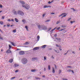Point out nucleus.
Here are the masks:
<instances>
[{
    "label": "nucleus",
    "instance_id": "de8ad7c7",
    "mask_svg": "<svg viewBox=\"0 0 80 80\" xmlns=\"http://www.w3.org/2000/svg\"><path fill=\"white\" fill-rule=\"evenodd\" d=\"M63 30H64V29H62L60 30V31H62Z\"/></svg>",
    "mask_w": 80,
    "mask_h": 80
},
{
    "label": "nucleus",
    "instance_id": "0e129e2a",
    "mask_svg": "<svg viewBox=\"0 0 80 80\" xmlns=\"http://www.w3.org/2000/svg\"><path fill=\"white\" fill-rule=\"evenodd\" d=\"M3 12V11H0V13H1V12Z\"/></svg>",
    "mask_w": 80,
    "mask_h": 80
},
{
    "label": "nucleus",
    "instance_id": "c9c22d12",
    "mask_svg": "<svg viewBox=\"0 0 80 80\" xmlns=\"http://www.w3.org/2000/svg\"><path fill=\"white\" fill-rule=\"evenodd\" d=\"M45 14H43V15H42V17H45Z\"/></svg>",
    "mask_w": 80,
    "mask_h": 80
},
{
    "label": "nucleus",
    "instance_id": "9b49d317",
    "mask_svg": "<svg viewBox=\"0 0 80 80\" xmlns=\"http://www.w3.org/2000/svg\"><path fill=\"white\" fill-rule=\"evenodd\" d=\"M46 47H47V45H44L42 46V48H45Z\"/></svg>",
    "mask_w": 80,
    "mask_h": 80
},
{
    "label": "nucleus",
    "instance_id": "bf43d9fd",
    "mask_svg": "<svg viewBox=\"0 0 80 80\" xmlns=\"http://www.w3.org/2000/svg\"><path fill=\"white\" fill-rule=\"evenodd\" d=\"M52 58H54V57H53V56H52Z\"/></svg>",
    "mask_w": 80,
    "mask_h": 80
},
{
    "label": "nucleus",
    "instance_id": "20e7f679",
    "mask_svg": "<svg viewBox=\"0 0 80 80\" xmlns=\"http://www.w3.org/2000/svg\"><path fill=\"white\" fill-rule=\"evenodd\" d=\"M18 15H24V13L23 12L21 11L18 10Z\"/></svg>",
    "mask_w": 80,
    "mask_h": 80
},
{
    "label": "nucleus",
    "instance_id": "49530a36",
    "mask_svg": "<svg viewBox=\"0 0 80 80\" xmlns=\"http://www.w3.org/2000/svg\"><path fill=\"white\" fill-rule=\"evenodd\" d=\"M0 39L2 40L3 39V38H2V37H1L0 36Z\"/></svg>",
    "mask_w": 80,
    "mask_h": 80
},
{
    "label": "nucleus",
    "instance_id": "09e8293b",
    "mask_svg": "<svg viewBox=\"0 0 80 80\" xmlns=\"http://www.w3.org/2000/svg\"><path fill=\"white\" fill-rule=\"evenodd\" d=\"M72 10H73V11H75V9H74V8H72Z\"/></svg>",
    "mask_w": 80,
    "mask_h": 80
},
{
    "label": "nucleus",
    "instance_id": "338daca9",
    "mask_svg": "<svg viewBox=\"0 0 80 80\" xmlns=\"http://www.w3.org/2000/svg\"><path fill=\"white\" fill-rule=\"evenodd\" d=\"M36 79H38V78H35Z\"/></svg>",
    "mask_w": 80,
    "mask_h": 80
},
{
    "label": "nucleus",
    "instance_id": "a19ab883",
    "mask_svg": "<svg viewBox=\"0 0 80 80\" xmlns=\"http://www.w3.org/2000/svg\"><path fill=\"white\" fill-rule=\"evenodd\" d=\"M2 5H0V8H2Z\"/></svg>",
    "mask_w": 80,
    "mask_h": 80
},
{
    "label": "nucleus",
    "instance_id": "5701e85b",
    "mask_svg": "<svg viewBox=\"0 0 80 80\" xmlns=\"http://www.w3.org/2000/svg\"><path fill=\"white\" fill-rule=\"evenodd\" d=\"M37 38L38 40H39V39L40 38V36H38Z\"/></svg>",
    "mask_w": 80,
    "mask_h": 80
},
{
    "label": "nucleus",
    "instance_id": "c03bdc74",
    "mask_svg": "<svg viewBox=\"0 0 80 80\" xmlns=\"http://www.w3.org/2000/svg\"><path fill=\"white\" fill-rule=\"evenodd\" d=\"M51 2L50 1H49L48 2V3H49V4H50V3H51Z\"/></svg>",
    "mask_w": 80,
    "mask_h": 80
},
{
    "label": "nucleus",
    "instance_id": "f8f14e48",
    "mask_svg": "<svg viewBox=\"0 0 80 80\" xmlns=\"http://www.w3.org/2000/svg\"><path fill=\"white\" fill-rule=\"evenodd\" d=\"M22 22H23L24 24H25V23L26 22V20H25V19H23L22 20Z\"/></svg>",
    "mask_w": 80,
    "mask_h": 80
},
{
    "label": "nucleus",
    "instance_id": "b1692460",
    "mask_svg": "<svg viewBox=\"0 0 80 80\" xmlns=\"http://www.w3.org/2000/svg\"><path fill=\"white\" fill-rule=\"evenodd\" d=\"M0 23L1 25H3V22L2 21H1Z\"/></svg>",
    "mask_w": 80,
    "mask_h": 80
},
{
    "label": "nucleus",
    "instance_id": "72a5a7b5",
    "mask_svg": "<svg viewBox=\"0 0 80 80\" xmlns=\"http://www.w3.org/2000/svg\"><path fill=\"white\" fill-rule=\"evenodd\" d=\"M51 29H52V28H49L48 31H50L51 30Z\"/></svg>",
    "mask_w": 80,
    "mask_h": 80
},
{
    "label": "nucleus",
    "instance_id": "e433bc0d",
    "mask_svg": "<svg viewBox=\"0 0 80 80\" xmlns=\"http://www.w3.org/2000/svg\"><path fill=\"white\" fill-rule=\"evenodd\" d=\"M62 80H68V79H66V78H63Z\"/></svg>",
    "mask_w": 80,
    "mask_h": 80
},
{
    "label": "nucleus",
    "instance_id": "9d476101",
    "mask_svg": "<svg viewBox=\"0 0 80 80\" xmlns=\"http://www.w3.org/2000/svg\"><path fill=\"white\" fill-rule=\"evenodd\" d=\"M14 66L15 67H17L19 66V65L17 64H15L14 65Z\"/></svg>",
    "mask_w": 80,
    "mask_h": 80
},
{
    "label": "nucleus",
    "instance_id": "cd10ccee",
    "mask_svg": "<svg viewBox=\"0 0 80 80\" xmlns=\"http://www.w3.org/2000/svg\"><path fill=\"white\" fill-rule=\"evenodd\" d=\"M16 29L14 30H13V32L14 33H16Z\"/></svg>",
    "mask_w": 80,
    "mask_h": 80
},
{
    "label": "nucleus",
    "instance_id": "13d9d810",
    "mask_svg": "<svg viewBox=\"0 0 80 80\" xmlns=\"http://www.w3.org/2000/svg\"><path fill=\"white\" fill-rule=\"evenodd\" d=\"M59 49L60 50V51H61L62 50V49L60 48H59Z\"/></svg>",
    "mask_w": 80,
    "mask_h": 80
},
{
    "label": "nucleus",
    "instance_id": "393cba45",
    "mask_svg": "<svg viewBox=\"0 0 80 80\" xmlns=\"http://www.w3.org/2000/svg\"><path fill=\"white\" fill-rule=\"evenodd\" d=\"M59 73H62V71L61 70H59Z\"/></svg>",
    "mask_w": 80,
    "mask_h": 80
},
{
    "label": "nucleus",
    "instance_id": "a18cd8bd",
    "mask_svg": "<svg viewBox=\"0 0 80 80\" xmlns=\"http://www.w3.org/2000/svg\"><path fill=\"white\" fill-rule=\"evenodd\" d=\"M55 69H57V66H56V65H55Z\"/></svg>",
    "mask_w": 80,
    "mask_h": 80
},
{
    "label": "nucleus",
    "instance_id": "58836bf2",
    "mask_svg": "<svg viewBox=\"0 0 80 80\" xmlns=\"http://www.w3.org/2000/svg\"><path fill=\"white\" fill-rule=\"evenodd\" d=\"M14 78H15V77H12L11 78V80H12V79H14Z\"/></svg>",
    "mask_w": 80,
    "mask_h": 80
},
{
    "label": "nucleus",
    "instance_id": "c85d7f7f",
    "mask_svg": "<svg viewBox=\"0 0 80 80\" xmlns=\"http://www.w3.org/2000/svg\"><path fill=\"white\" fill-rule=\"evenodd\" d=\"M44 60H45L47 59V57H44Z\"/></svg>",
    "mask_w": 80,
    "mask_h": 80
},
{
    "label": "nucleus",
    "instance_id": "ea45409f",
    "mask_svg": "<svg viewBox=\"0 0 80 80\" xmlns=\"http://www.w3.org/2000/svg\"><path fill=\"white\" fill-rule=\"evenodd\" d=\"M57 34H55L54 35V37H57Z\"/></svg>",
    "mask_w": 80,
    "mask_h": 80
},
{
    "label": "nucleus",
    "instance_id": "864d4df0",
    "mask_svg": "<svg viewBox=\"0 0 80 80\" xmlns=\"http://www.w3.org/2000/svg\"><path fill=\"white\" fill-rule=\"evenodd\" d=\"M12 22H14V19H12Z\"/></svg>",
    "mask_w": 80,
    "mask_h": 80
},
{
    "label": "nucleus",
    "instance_id": "7c9ffc66",
    "mask_svg": "<svg viewBox=\"0 0 80 80\" xmlns=\"http://www.w3.org/2000/svg\"><path fill=\"white\" fill-rule=\"evenodd\" d=\"M49 70H50V66L49 65L48 67Z\"/></svg>",
    "mask_w": 80,
    "mask_h": 80
},
{
    "label": "nucleus",
    "instance_id": "774afa93",
    "mask_svg": "<svg viewBox=\"0 0 80 80\" xmlns=\"http://www.w3.org/2000/svg\"><path fill=\"white\" fill-rule=\"evenodd\" d=\"M44 71H45V70H46V69L45 68H44Z\"/></svg>",
    "mask_w": 80,
    "mask_h": 80
},
{
    "label": "nucleus",
    "instance_id": "f3484780",
    "mask_svg": "<svg viewBox=\"0 0 80 80\" xmlns=\"http://www.w3.org/2000/svg\"><path fill=\"white\" fill-rule=\"evenodd\" d=\"M15 20L16 21V22H18V20L17 18H15Z\"/></svg>",
    "mask_w": 80,
    "mask_h": 80
},
{
    "label": "nucleus",
    "instance_id": "4c0bfd02",
    "mask_svg": "<svg viewBox=\"0 0 80 80\" xmlns=\"http://www.w3.org/2000/svg\"><path fill=\"white\" fill-rule=\"evenodd\" d=\"M28 42H26L25 43V45H28Z\"/></svg>",
    "mask_w": 80,
    "mask_h": 80
},
{
    "label": "nucleus",
    "instance_id": "37998d69",
    "mask_svg": "<svg viewBox=\"0 0 80 80\" xmlns=\"http://www.w3.org/2000/svg\"><path fill=\"white\" fill-rule=\"evenodd\" d=\"M59 29H60V27L58 28L57 29V30H59Z\"/></svg>",
    "mask_w": 80,
    "mask_h": 80
},
{
    "label": "nucleus",
    "instance_id": "f704fd0d",
    "mask_svg": "<svg viewBox=\"0 0 80 80\" xmlns=\"http://www.w3.org/2000/svg\"><path fill=\"white\" fill-rule=\"evenodd\" d=\"M50 20H48L46 21H45V22H50Z\"/></svg>",
    "mask_w": 80,
    "mask_h": 80
},
{
    "label": "nucleus",
    "instance_id": "4468645a",
    "mask_svg": "<svg viewBox=\"0 0 80 80\" xmlns=\"http://www.w3.org/2000/svg\"><path fill=\"white\" fill-rule=\"evenodd\" d=\"M11 44L13 45V46H15V43H13V42H11Z\"/></svg>",
    "mask_w": 80,
    "mask_h": 80
},
{
    "label": "nucleus",
    "instance_id": "0eeeda50",
    "mask_svg": "<svg viewBox=\"0 0 80 80\" xmlns=\"http://www.w3.org/2000/svg\"><path fill=\"white\" fill-rule=\"evenodd\" d=\"M6 53H12V51H11V50L8 49L6 51Z\"/></svg>",
    "mask_w": 80,
    "mask_h": 80
},
{
    "label": "nucleus",
    "instance_id": "7ed1b4c3",
    "mask_svg": "<svg viewBox=\"0 0 80 80\" xmlns=\"http://www.w3.org/2000/svg\"><path fill=\"white\" fill-rule=\"evenodd\" d=\"M22 62L23 64H26L27 63V59L25 58H23L22 60Z\"/></svg>",
    "mask_w": 80,
    "mask_h": 80
},
{
    "label": "nucleus",
    "instance_id": "8fccbe9b",
    "mask_svg": "<svg viewBox=\"0 0 80 80\" xmlns=\"http://www.w3.org/2000/svg\"><path fill=\"white\" fill-rule=\"evenodd\" d=\"M2 19H4V18H5V17H4V16H2Z\"/></svg>",
    "mask_w": 80,
    "mask_h": 80
},
{
    "label": "nucleus",
    "instance_id": "6e6d98bb",
    "mask_svg": "<svg viewBox=\"0 0 80 80\" xmlns=\"http://www.w3.org/2000/svg\"><path fill=\"white\" fill-rule=\"evenodd\" d=\"M71 71H71V70H68V72H71Z\"/></svg>",
    "mask_w": 80,
    "mask_h": 80
},
{
    "label": "nucleus",
    "instance_id": "f03ea898",
    "mask_svg": "<svg viewBox=\"0 0 80 80\" xmlns=\"http://www.w3.org/2000/svg\"><path fill=\"white\" fill-rule=\"evenodd\" d=\"M38 28H41L42 30H46V29L47 28L46 27H45L44 25H41L40 26V25H38Z\"/></svg>",
    "mask_w": 80,
    "mask_h": 80
},
{
    "label": "nucleus",
    "instance_id": "5fc2aeb1",
    "mask_svg": "<svg viewBox=\"0 0 80 80\" xmlns=\"http://www.w3.org/2000/svg\"><path fill=\"white\" fill-rule=\"evenodd\" d=\"M71 72H72V73H74V72H73V71L72 70Z\"/></svg>",
    "mask_w": 80,
    "mask_h": 80
},
{
    "label": "nucleus",
    "instance_id": "2eb2a0df",
    "mask_svg": "<svg viewBox=\"0 0 80 80\" xmlns=\"http://www.w3.org/2000/svg\"><path fill=\"white\" fill-rule=\"evenodd\" d=\"M55 69L53 68V67L52 68V73H55Z\"/></svg>",
    "mask_w": 80,
    "mask_h": 80
},
{
    "label": "nucleus",
    "instance_id": "412c9836",
    "mask_svg": "<svg viewBox=\"0 0 80 80\" xmlns=\"http://www.w3.org/2000/svg\"><path fill=\"white\" fill-rule=\"evenodd\" d=\"M54 50L56 52H57V53H58L59 52V51L58 50H56L55 49H54Z\"/></svg>",
    "mask_w": 80,
    "mask_h": 80
},
{
    "label": "nucleus",
    "instance_id": "e2e57ef3",
    "mask_svg": "<svg viewBox=\"0 0 80 80\" xmlns=\"http://www.w3.org/2000/svg\"><path fill=\"white\" fill-rule=\"evenodd\" d=\"M71 20V18H69L68 19V20Z\"/></svg>",
    "mask_w": 80,
    "mask_h": 80
},
{
    "label": "nucleus",
    "instance_id": "ddd939ff",
    "mask_svg": "<svg viewBox=\"0 0 80 80\" xmlns=\"http://www.w3.org/2000/svg\"><path fill=\"white\" fill-rule=\"evenodd\" d=\"M9 62L10 63H12L13 62V59H10L9 60Z\"/></svg>",
    "mask_w": 80,
    "mask_h": 80
},
{
    "label": "nucleus",
    "instance_id": "aec40b11",
    "mask_svg": "<svg viewBox=\"0 0 80 80\" xmlns=\"http://www.w3.org/2000/svg\"><path fill=\"white\" fill-rule=\"evenodd\" d=\"M14 15H17V12L16 11H14Z\"/></svg>",
    "mask_w": 80,
    "mask_h": 80
},
{
    "label": "nucleus",
    "instance_id": "a211bd4d",
    "mask_svg": "<svg viewBox=\"0 0 80 80\" xmlns=\"http://www.w3.org/2000/svg\"><path fill=\"white\" fill-rule=\"evenodd\" d=\"M9 49H11V48H12V46L10 44H9Z\"/></svg>",
    "mask_w": 80,
    "mask_h": 80
},
{
    "label": "nucleus",
    "instance_id": "6e6552de",
    "mask_svg": "<svg viewBox=\"0 0 80 80\" xmlns=\"http://www.w3.org/2000/svg\"><path fill=\"white\" fill-rule=\"evenodd\" d=\"M38 49H39V48L35 47L33 49V50H38Z\"/></svg>",
    "mask_w": 80,
    "mask_h": 80
},
{
    "label": "nucleus",
    "instance_id": "3c124183",
    "mask_svg": "<svg viewBox=\"0 0 80 80\" xmlns=\"http://www.w3.org/2000/svg\"><path fill=\"white\" fill-rule=\"evenodd\" d=\"M36 24L37 25H38L39 24V23H36Z\"/></svg>",
    "mask_w": 80,
    "mask_h": 80
},
{
    "label": "nucleus",
    "instance_id": "423d86ee",
    "mask_svg": "<svg viewBox=\"0 0 80 80\" xmlns=\"http://www.w3.org/2000/svg\"><path fill=\"white\" fill-rule=\"evenodd\" d=\"M19 55H24L25 53L23 51H21L19 52Z\"/></svg>",
    "mask_w": 80,
    "mask_h": 80
},
{
    "label": "nucleus",
    "instance_id": "c756f323",
    "mask_svg": "<svg viewBox=\"0 0 80 80\" xmlns=\"http://www.w3.org/2000/svg\"><path fill=\"white\" fill-rule=\"evenodd\" d=\"M7 26L8 27H10V25L9 23H8Z\"/></svg>",
    "mask_w": 80,
    "mask_h": 80
},
{
    "label": "nucleus",
    "instance_id": "f257e3e1",
    "mask_svg": "<svg viewBox=\"0 0 80 80\" xmlns=\"http://www.w3.org/2000/svg\"><path fill=\"white\" fill-rule=\"evenodd\" d=\"M20 2L21 3V4H22V6L23 7H24L27 10H28L29 8H30V6H29V5L27 4L26 5V6H25V2L23 1H20Z\"/></svg>",
    "mask_w": 80,
    "mask_h": 80
},
{
    "label": "nucleus",
    "instance_id": "79ce46f5",
    "mask_svg": "<svg viewBox=\"0 0 80 80\" xmlns=\"http://www.w3.org/2000/svg\"><path fill=\"white\" fill-rule=\"evenodd\" d=\"M8 22H10V21H11V20L9 19H8Z\"/></svg>",
    "mask_w": 80,
    "mask_h": 80
},
{
    "label": "nucleus",
    "instance_id": "2f4dec72",
    "mask_svg": "<svg viewBox=\"0 0 80 80\" xmlns=\"http://www.w3.org/2000/svg\"><path fill=\"white\" fill-rule=\"evenodd\" d=\"M18 72V70H17L15 71V73H17Z\"/></svg>",
    "mask_w": 80,
    "mask_h": 80
},
{
    "label": "nucleus",
    "instance_id": "4d7b16f0",
    "mask_svg": "<svg viewBox=\"0 0 80 80\" xmlns=\"http://www.w3.org/2000/svg\"><path fill=\"white\" fill-rule=\"evenodd\" d=\"M68 68H71V67L70 66H67Z\"/></svg>",
    "mask_w": 80,
    "mask_h": 80
},
{
    "label": "nucleus",
    "instance_id": "6ab92c4d",
    "mask_svg": "<svg viewBox=\"0 0 80 80\" xmlns=\"http://www.w3.org/2000/svg\"><path fill=\"white\" fill-rule=\"evenodd\" d=\"M35 71H36V70L35 69L31 70V72H35Z\"/></svg>",
    "mask_w": 80,
    "mask_h": 80
},
{
    "label": "nucleus",
    "instance_id": "a878e982",
    "mask_svg": "<svg viewBox=\"0 0 80 80\" xmlns=\"http://www.w3.org/2000/svg\"><path fill=\"white\" fill-rule=\"evenodd\" d=\"M75 22V21H71V23H74Z\"/></svg>",
    "mask_w": 80,
    "mask_h": 80
},
{
    "label": "nucleus",
    "instance_id": "1a4fd4ad",
    "mask_svg": "<svg viewBox=\"0 0 80 80\" xmlns=\"http://www.w3.org/2000/svg\"><path fill=\"white\" fill-rule=\"evenodd\" d=\"M51 6H48L47 5H45L44 6V8H50Z\"/></svg>",
    "mask_w": 80,
    "mask_h": 80
},
{
    "label": "nucleus",
    "instance_id": "603ef678",
    "mask_svg": "<svg viewBox=\"0 0 80 80\" xmlns=\"http://www.w3.org/2000/svg\"><path fill=\"white\" fill-rule=\"evenodd\" d=\"M51 14H52V15H53L55 14V13H52Z\"/></svg>",
    "mask_w": 80,
    "mask_h": 80
},
{
    "label": "nucleus",
    "instance_id": "dca6fc26",
    "mask_svg": "<svg viewBox=\"0 0 80 80\" xmlns=\"http://www.w3.org/2000/svg\"><path fill=\"white\" fill-rule=\"evenodd\" d=\"M37 58H33L32 59V61H33L34 60H37Z\"/></svg>",
    "mask_w": 80,
    "mask_h": 80
},
{
    "label": "nucleus",
    "instance_id": "69168bd1",
    "mask_svg": "<svg viewBox=\"0 0 80 80\" xmlns=\"http://www.w3.org/2000/svg\"><path fill=\"white\" fill-rule=\"evenodd\" d=\"M42 77H45V76H43Z\"/></svg>",
    "mask_w": 80,
    "mask_h": 80
},
{
    "label": "nucleus",
    "instance_id": "39448f33",
    "mask_svg": "<svg viewBox=\"0 0 80 80\" xmlns=\"http://www.w3.org/2000/svg\"><path fill=\"white\" fill-rule=\"evenodd\" d=\"M63 16L61 18H62L63 17H66V15H67V14H66V13H62V14H61V15L59 16V17H61V16Z\"/></svg>",
    "mask_w": 80,
    "mask_h": 80
},
{
    "label": "nucleus",
    "instance_id": "473e14b6",
    "mask_svg": "<svg viewBox=\"0 0 80 80\" xmlns=\"http://www.w3.org/2000/svg\"><path fill=\"white\" fill-rule=\"evenodd\" d=\"M56 28H55L54 29L52 30V31L53 32V30H55L56 29Z\"/></svg>",
    "mask_w": 80,
    "mask_h": 80
},
{
    "label": "nucleus",
    "instance_id": "4be33fe9",
    "mask_svg": "<svg viewBox=\"0 0 80 80\" xmlns=\"http://www.w3.org/2000/svg\"><path fill=\"white\" fill-rule=\"evenodd\" d=\"M25 28H26L27 30L28 31V27H27V26H25Z\"/></svg>",
    "mask_w": 80,
    "mask_h": 80
},
{
    "label": "nucleus",
    "instance_id": "680f3d73",
    "mask_svg": "<svg viewBox=\"0 0 80 80\" xmlns=\"http://www.w3.org/2000/svg\"><path fill=\"white\" fill-rule=\"evenodd\" d=\"M4 27H6V25H5L3 26Z\"/></svg>",
    "mask_w": 80,
    "mask_h": 80
},
{
    "label": "nucleus",
    "instance_id": "052dcab7",
    "mask_svg": "<svg viewBox=\"0 0 80 80\" xmlns=\"http://www.w3.org/2000/svg\"><path fill=\"white\" fill-rule=\"evenodd\" d=\"M56 46L57 47H59V46L58 45V44H56Z\"/></svg>",
    "mask_w": 80,
    "mask_h": 80
},
{
    "label": "nucleus",
    "instance_id": "bb28decb",
    "mask_svg": "<svg viewBox=\"0 0 80 80\" xmlns=\"http://www.w3.org/2000/svg\"><path fill=\"white\" fill-rule=\"evenodd\" d=\"M60 23V21H58L57 22V24H58V23Z\"/></svg>",
    "mask_w": 80,
    "mask_h": 80
}]
</instances>
